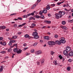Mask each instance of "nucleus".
<instances>
[{
	"label": "nucleus",
	"instance_id": "1",
	"mask_svg": "<svg viewBox=\"0 0 73 73\" xmlns=\"http://www.w3.org/2000/svg\"><path fill=\"white\" fill-rule=\"evenodd\" d=\"M56 44L58 45H61V44H64L66 42V40H65V39L64 37H62L60 38V40H56L55 41Z\"/></svg>",
	"mask_w": 73,
	"mask_h": 73
},
{
	"label": "nucleus",
	"instance_id": "2",
	"mask_svg": "<svg viewBox=\"0 0 73 73\" xmlns=\"http://www.w3.org/2000/svg\"><path fill=\"white\" fill-rule=\"evenodd\" d=\"M33 36H34V38H38V34L36 32H34L33 33Z\"/></svg>",
	"mask_w": 73,
	"mask_h": 73
},
{
	"label": "nucleus",
	"instance_id": "3",
	"mask_svg": "<svg viewBox=\"0 0 73 73\" xmlns=\"http://www.w3.org/2000/svg\"><path fill=\"white\" fill-rule=\"evenodd\" d=\"M42 54V51L40 50H38L35 52V54L36 56H38L40 54Z\"/></svg>",
	"mask_w": 73,
	"mask_h": 73
},
{
	"label": "nucleus",
	"instance_id": "4",
	"mask_svg": "<svg viewBox=\"0 0 73 73\" xmlns=\"http://www.w3.org/2000/svg\"><path fill=\"white\" fill-rule=\"evenodd\" d=\"M68 51H66V50H64L63 51V54L65 55V56H66L67 58H69V53H68Z\"/></svg>",
	"mask_w": 73,
	"mask_h": 73
},
{
	"label": "nucleus",
	"instance_id": "5",
	"mask_svg": "<svg viewBox=\"0 0 73 73\" xmlns=\"http://www.w3.org/2000/svg\"><path fill=\"white\" fill-rule=\"evenodd\" d=\"M55 42H54L53 41H49L48 42V44L49 45H54L55 44Z\"/></svg>",
	"mask_w": 73,
	"mask_h": 73
},
{
	"label": "nucleus",
	"instance_id": "6",
	"mask_svg": "<svg viewBox=\"0 0 73 73\" xmlns=\"http://www.w3.org/2000/svg\"><path fill=\"white\" fill-rule=\"evenodd\" d=\"M55 16L56 19H59L60 17H62V16H61V14H55Z\"/></svg>",
	"mask_w": 73,
	"mask_h": 73
},
{
	"label": "nucleus",
	"instance_id": "7",
	"mask_svg": "<svg viewBox=\"0 0 73 73\" xmlns=\"http://www.w3.org/2000/svg\"><path fill=\"white\" fill-rule=\"evenodd\" d=\"M66 50L67 52H69L70 50V47L69 46H67Z\"/></svg>",
	"mask_w": 73,
	"mask_h": 73
},
{
	"label": "nucleus",
	"instance_id": "8",
	"mask_svg": "<svg viewBox=\"0 0 73 73\" xmlns=\"http://www.w3.org/2000/svg\"><path fill=\"white\" fill-rule=\"evenodd\" d=\"M6 28H7V27H6L5 26H2L0 27V29H4Z\"/></svg>",
	"mask_w": 73,
	"mask_h": 73
},
{
	"label": "nucleus",
	"instance_id": "9",
	"mask_svg": "<svg viewBox=\"0 0 73 73\" xmlns=\"http://www.w3.org/2000/svg\"><path fill=\"white\" fill-rule=\"evenodd\" d=\"M22 52V50L21 49H19V50H18L17 51V53L18 54H20L21 53V52Z\"/></svg>",
	"mask_w": 73,
	"mask_h": 73
},
{
	"label": "nucleus",
	"instance_id": "10",
	"mask_svg": "<svg viewBox=\"0 0 73 73\" xmlns=\"http://www.w3.org/2000/svg\"><path fill=\"white\" fill-rule=\"evenodd\" d=\"M19 50V49L17 48H15L13 50V51L15 53H16V52H17V51Z\"/></svg>",
	"mask_w": 73,
	"mask_h": 73
},
{
	"label": "nucleus",
	"instance_id": "11",
	"mask_svg": "<svg viewBox=\"0 0 73 73\" xmlns=\"http://www.w3.org/2000/svg\"><path fill=\"white\" fill-rule=\"evenodd\" d=\"M36 26V24H35L34 23H33L31 25V28H33Z\"/></svg>",
	"mask_w": 73,
	"mask_h": 73
},
{
	"label": "nucleus",
	"instance_id": "12",
	"mask_svg": "<svg viewBox=\"0 0 73 73\" xmlns=\"http://www.w3.org/2000/svg\"><path fill=\"white\" fill-rule=\"evenodd\" d=\"M73 55V52H70L69 54V57L70 56H72Z\"/></svg>",
	"mask_w": 73,
	"mask_h": 73
},
{
	"label": "nucleus",
	"instance_id": "13",
	"mask_svg": "<svg viewBox=\"0 0 73 73\" xmlns=\"http://www.w3.org/2000/svg\"><path fill=\"white\" fill-rule=\"evenodd\" d=\"M44 38L47 40H49V37L48 36H45L44 37Z\"/></svg>",
	"mask_w": 73,
	"mask_h": 73
},
{
	"label": "nucleus",
	"instance_id": "14",
	"mask_svg": "<svg viewBox=\"0 0 73 73\" xmlns=\"http://www.w3.org/2000/svg\"><path fill=\"white\" fill-rule=\"evenodd\" d=\"M62 28L63 29H64V30H66L67 29V27L65 26L62 27Z\"/></svg>",
	"mask_w": 73,
	"mask_h": 73
},
{
	"label": "nucleus",
	"instance_id": "15",
	"mask_svg": "<svg viewBox=\"0 0 73 73\" xmlns=\"http://www.w3.org/2000/svg\"><path fill=\"white\" fill-rule=\"evenodd\" d=\"M1 68H0V72H3V66H1Z\"/></svg>",
	"mask_w": 73,
	"mask_h": 73
},
{
	"label": "nucleus",
	"instance_id": "16",
	"mask_svg": "<svg viewBox=\"0 0 73 73\" xmlns=\"http://www.w3.org/2000/svg\"><path fill=\"white\" fill-rule=\"evenodd\" d=\"M64 14H65V11L62 12L61 14H60L61 16H62L64 15Z\"/></svg>",
	"mask_w": 73,
	"mask_h": 73
},
{
	"label": "nucleus",
	"instance_id": "17",
	"mask_svg": "<svg viewBox=\"0 0 73 73\" xmlns=\"http://www.w3.org/2000/svg\"><path fill=\"white\" fill-rule=\"evenodd\" d=\"M11 43H14V42H16V41L15 40H11L10 41Z\"/></svg>",
	"mask_w": 73,
	"mask_h": 73
},
{
	"label": "nucleus",
	"instance_id": "18",
	"mask_svg": "<svg viewBox=\"0 0 73 73\" xmlns=\"http://www.w3.org/2000/svg\"><path fill=\"white\" fill-rule=\"evenodd\" d=\"M43 12L44 13H47V10L46 9H43Z\"/></svg>",
	"mask_w": 73,
	"mask_h": 73
},
{
	"label": "nucleus",
	"instance_id": "19",
	"mask_svg": "<svg viewBox=\"0 0 73 73\" xmlns=\"http://www.w3.org/2000/svg\"><path fill=\"white\" fill-rule=\"evenodd\" d=\"M50 8V6H49V5H48L46 6V9L47 10H48Z\"/></svg>",
	"mask_w": 73,
	"mask_h": 73
},
{
	"label": "nucleus",
	"instance_id": "20",
	"mask_svg": "<svg viewBox=\"0 0 73 73\" xmlns=\"http://www.w3.org/2000/svg\"><path fill=\"white\" fill-rule=\"evenodd\" d=\"M24 37H25V38H28V37H29V36L28 34H26L25 35Z\"/></svg>",
	"mask_w": 73,
	"mask_h": 73
},
{
	"label": "nucleus",
	"instance_id": "21",
	"mask_svg": "<svg viewBox=\"0 0 73 73\" xmlns=\"http://www.w3.org/2000/svg\"><path fill=\"white\" fill-rule=\"evenodd\" d=\"M44 22L48 23V24H50L51 23V22L49 21H45Z\"/></svg>",
	"mask_w": 73,
	"mask_h": 73
},
{
	"label": "nucleus",
	"instance_id": "22",
	"mask_svg": "<svg viewBox=\"0 0 73 73\" xmlns=\"http://www.w3.org/2000/svg\"><path fill=\"white\" fill-rule=\"evenodd\" d=\"M68 23H73V20H68Z\"/></svg>",
	"mask_w": 73,
	"mask_h": 73
},
{
	"label": "nucleus",
	"instance_id": "23",
	"mask_svg": "<svg viewBox=\"0 0 73 73\" xmlns=\"http://www.w3.org/2000/svg\"><path fill=\"white\" fill-rule=\"evenodd\" d=\"M64 3V1H63L61 2H58V3H57V4L58 5H60V4H62V3Z\"/></svg>",
	"mask_w": 73,
	"mask_h": 73
},
{
	"label": "nucleus",
	"instance_id": "24",
	"mask_svg": "<svg viewBox=\"0 0 73 73\" xmlns=\"http://www.w3.org/2000/svg\"><path fill=\"white\" fill-rule=\"evenodd\" d=\"M11 50H12V49L10 48H9L7 50V52H11Z\"/></svg>",
	"mask_w": 73,
	"mask_h": 73
},
{
	"label": "nucleus",
	"instance_id": "25",
	"mask_svg": "<svg viewBox=\"0 0 73 73\" xmlns=\"http://www.w3.org/2000/svg\"><path fill=\"white\" fill-rule=\"evenodd\" d=\"M13 39H15V38H17V36H12Z\"/></svg>",
	"mask_w": 73,
	"mask_h": 73
},
{
	"label": "nucleus",
	"instance_id": "26",
	"mask_svg": "<svg viewBox=\"0 0 73 73\" xmlns=\"http://www.w3.org/2000/svg\"><path fill=\"white\" fill-rule=\"evenodd\" d=\"M41 61V64H43L44 62V59H42Z\"/></svg>",
	"mask_w": 73,
	"mask_h": 73
},
{
	"label": "nucleus",
	"instance_id": "27",
	"mask_svg": "<svg viewBox=\"0 0 73 73\" xmlns=\"http://www.w3.org/2000/svg\"><path fill=\"white\" fill-rule=\"evenodd\" d=\"M44 13V12H43V11H41L39 12V14L40 15H42V13Z\"/></svg>",
	"mask_w": 73,
	"mask_h": 73
},
{
	"label": "nucleus",
	"instance_id": "28",
	"mask_svg": "<svg viewBox=\"0 0 73 73\" xmlns=\"http://www.w3.org/2000/svg\"><path fill=\"white\" fill-rule=\"evenodd\" d=\"M35 17L37 19H39V18H40V16H39V15H36L35 16Z\"/></svg>",
	"mask_w": 73,
	"mask_h": 73
},
{
	"label": "nucleus",
	"instance_id": "29",
	"mask_svg": "<svg viewBox=\"0 0 73 73\" xmlns=\"http://www.w3.org/2000/svg\"><path fill=\"white\" fill-rule=\"evenodd\" d=\"M13 27L14 28H16V27H17V24H16L15 23L14 24Z\"/></svg>",
	"mask_w": 73,
	"mask_h": 73
},
{
	"label": "nucleus",
	"instance_id": "30",
	"mask_svg": "<svg viewBox=\"0 0 73 73\" xmlns=\"http://www.w3.org/2000/svg\"><path fill=\"white\" fill-rule=\"evenodd\" d=\"M66 22H65V21H63L62 23V24L63 25H65V24H66Z\"/></svg>",
	"mask_w": 73,
	"mask_h": 73
},
{
	"label": "nucleus",
	"instance_id": "31",
	"mask_svg": "<svg viewBox=\"0 0 73 73\" xmlns=\"http://www.w3.org/2000/svg\"><path fill=\"white\" fill-rule=\"evenodd\" d=\"M35 12H36V11H33V13H30V14H31V15H32V16H33V15H34V13H35Z\"/></svg>",
	"mask_w": 73,
	"mask_h": 73
},
{
	"label": "nucleus",
	"instance_id": "32",
	"mask_svg": "<svg viewBox=\"0 0 73 73\" xmlns=\"http://www.w3.org/2000/svg\"><path fill=\"white\" fill-rule=\"evenodd\" d=\"M37 43H38L37 42L33 44V46H36L37 45Z\"/></svg>",
	"mask_w": 73,
	"mask_h": 73
},
{
	"label": "nucleus",
	"instance_id": "33",
	"mask_svg": "<svg viewBox=\"0 0 73 73\" xmlns=\"http://www.w3.org/2000/svg\"><path fill=\"white\" fill-rule=\"evenodd\" d=\"M59 57L60 58V59H61L62 58V56L61 55H59Z\"/></svg>",
	"mask_w": 73,
	"mask_h": 73
},
{
	"label": "nucleus",
	"instance_id": "34",
	"mask_svg": "<svg viewBox=\"0 0 73 73\" xmlns=\"http://www.w3.org/2000/svg\"><path fill=\"white\" fill-rule=\"evenodd\" d=\"M54 64H55V65H57V62H56V61L55 60H54V62H53Z\"/></svg>",
	"mask_w": 73,
	"mask_h": 73
},
{
	"label": "nucleus",
	"instance_id": "35",
	"mask_svg": "<svg viewBox=\"0 0 73 73\" xmlns=\"http://www.w3.org/2000/svg\"><path fill=\"white\" fill-rule=\"evenodd\" d=\"M41 18H42V19H44V16L43 15H42L40 16Z\"/></svg>",
	"mask_w": 73,
	"mask_h": 73
},
{
	"label": "nucleus",
	"instance_id": "36",
	"mask_svg": "<svg viewBox=\"0 0 73 73\" xmlns=\"http://www.w3.org/2000/svg\"><path fill=\"white\" fill-rule=\"evenodd\" d=\"M34 51L35 50L33 49H32L31 50V52L32 53H33Z\"/></svg>",
	"mask_w": 73,
	"mask_h": 73
},
{
	"label": "nucleus",
	"instance_id": "37",
	"mask_svg": "<svg viewBox=\"0 0 73 73\" xmlns=\"http://www.w3.org/2000/svg\"><path fill=\"white\" fill-rule=\"evenodd\" d=\"M70 67H67V70H68V71L70 70Z\"/></svg>",
	"mask_w": 73,
	"mask_h": 73
},
{
	"label": "nucleus",
	"instance_id": "38",
	"mask_svg": "<svg viewBox=\"0 0 73 73\" xmlns=\"http://www.w3.org/2000/svg\"><path fill=\"white\" fill-rule=\"evenodd\" d=\"M54 53V52H53V51H51L50 54H51V55H53V54Z\"/></svg>",
	"mask_w": 73,
	"mask_h": 73
},
{
	"label": "nucleus",
	"instance_id": "39",
	"mask_svg": "<svg viewBox=\"0 0 73 73\" xmlns=\"http://www.w3.org/2000/svg\"><path fill=\"white\" fill-rule=\"evenodd\" d=\"M3 45L4 46L6 45V43L5 42H3Z\"/></svg>",
	"mask_w": 73,
	"mask_h": 73
},
{
	"label": "nucleus",
	"instance_id": "40",
	"mask_svg": "<svg viewBox=\"0 0 73 73\" xmlns=\"http://www.w3.org/2000/svg\"><path fill=\"white\" fill-rule=\"evenodd\" d=\"M33 19V17H31L29 18V20H32V19Z\"/></svg>",
	"mask_w": 73,
	"mask_h": 73
},
{
	"label": "nucleus",
	"instance_id": "41",
	"mask_svg": "<svg viewBox=\"0 0 73 73\" xmlns=\"http://www.w3.org/2000/svg\"><path fill=\"white\" fill-rule=\"evenodd\" d=\"M9 45L10 46L12 45V43L10 41V42L9 43Z\"/></svg>",
	"mask_w": 73,
	"mask_h": 73
},
{
	"label": "nucleus",
	"instance_id": "42",
	"mask_svg": "<svg viewBox=\"0 0 73 73\" xmlns=\"http://www.w3.org/2000/svg\"><path fill=\"white\" fill-rule=\"evenodd\" d=\"M18 27H19L20 28H21L23 27V25H20L18 26Z\"/></svg>",
	"mask_w": 73,
	"mask_h": 73
},
{
	"label": "nucleus",
	"instance_id": "43",
	"mask_svg": "<svg viewBox=\"0 0 73 73\" xmlns=\"http://www.w3.org/2000/svg\"><path fill=\"white\" fill-rule=\"evenodd\" d=\"M66 7H70V6H69V5L68 4V3H67L66 5Z\"/></svg>",
	"mask_w": 73,
	"mask_h": 73
},
{
	"label": "nucleus",
	"instance_id": "44",
	"mask_svg": "<svg viewBox=\"0 0 73 73\" xmlns=\"http://www.w3.org/2000/svg\"><path fill=\"white\" fill-rule=\"evenodd\" d=\"M22 32H19L17 33V35H21V34L22 33Z\"/></svg>",
	"mask_w": 73,
	"mask_h": 73
},
{
	"label": "nucleus",
	"instance_id": "45",
	"mask_svg": "<svg viewBox=\"0 0 73 73\" xmlns=\"http://www.w3.org/2000/svg\"><path fill=\"white\" fill-rule=\"evenodd\" d=\"M1 53H5V51H1Z\"/></svg>",
	"mask_w": 73,
	"mask_h": 73
},
{
	"label": "nucleus",
	"instance_id": "46",
	"mask_svg": "<svg viewBox=\"0 0 73 73\" xmlns=\"http://www.w3.org/2000/svg\"><path fill=\"white\" fill-rule=\"evenodd\" d=\"M55 6V4H54L51 5V6H52V7H54Z\"/></svg>",
	"mask_w": 73,
	"mask_h": 73
},
{
	"label": "nucleus",
	"instance_id": "47",
	"mask_svg": "<svg viewBox=\"0 0 73 73\" xmlns=\"http://www.w3.org/2000/svg\"><path fill=\"white\" fill-rule=\"evenodd\" d=\"M16 15V13H14L10 15V16H13V15Z\"/></svg>",
	"mask_w": 73,
	"mask_h": 73
},
{
	"label": "nucleus",
	"instance_id": "48",
	"mask_svg": "<svg viewBox=\"0 0 73 73\" xmlns=\"http://www.w3.org/2000/svg\"><path fill=\"white\" fill-rule=\"evenodd\" d=\"M26 55H27V56H28L29 55L31 54V53H28L27 52H26Z\"/></svg>",
	"mask_w": 73,
	"mask_h": 73
},
{
	"label": "nucleus",
	"instance_id": "49",
	"mask_svg": "<svg viewBox=\"0 0 73 73\" xmlns=\"http://www.w3.org/2000/svg\"><path fill=\"white\" fill-rule=\"evenodd\" d=\"M17 19H18V20H22V18L21 17H18L17 18Z\"/></svg>",
	"mask_w": 73,
	"mask_h": 73
},
{
	"label": "nucleus",
	"instance_id": "50",
	"mask_svg": "<svg viewBox=\"0 0 73 73\" xmlns=\"http://www.w3.org/2000/svg\"><path fill=\"white\" fill-rule=\"evenodd\" d=\"M54 37L55 38H57L58 37V35H55Z\"/></svg>",
	"mask_w": 73,
	"mask_h": 73
},
{
	"label": "nucleus",
	"instance_id": "51",
	"mask_svg": "<svg viewBox=\"0 0 73 73\" xmlns=\"http://www.w3.org/2000/svg\"><path fill=\"white\" fill-rule=\"evenodd\" d=\"M26 24V23H23L22 25V26H24Z\"/></svg>",
	"mask_w": 73,
	"mask_h": 73
},
{
	"label": "nucleus",
	"instance_id": "52",
	"mask_svg": "<svg viewBox=\"0 0 73 73\" xmlns=\"http://www.w3.org/2000/svg\"><path fill=\"white\" fill-rule=\"evenodd\" d=\"M28 47L25 48H24V50H25L26 49H28Z\"/></svg>",
	"mask_w": 73,
	"mask_h": 73
},
{
	"label": "nucleus",
	"instance_id": "53",
	"mask_svg": "<svg viewBox=\"0 0 73 73\" xmlns=\"http://www.w3.org/2000/svg\"><path fill=\"white\" fill-rule=\"evenodd\" d=\"M3 38L2 37H0V41H1V40H3Z\"/></svg>",
	"mask_w": 73,
	"mask_h": 73
},
{
	"label": "nucleus",
	"instance_id": "54",
	"mask_svg": "<svg viewBox=\"0 0 73 73\" xmlns=\"http://www.w3.org/2000/svg\"><path fill=\"white\" fill-rule=\"evenodd\" d=\"M69 62H71L72 61V60L71 59H70L68 60Z\"/></svg>",
	"mask_w": 73,
	"mask_h": 73
},
{
	"label": "nucleus",
	"instance_id": "55",
	"mask_svg": "<svg viewBox=\"0 0 73 73\" xmlns=\"http://www.w3.org/2000/svg\"><path fill=\"white\" fill-rule=\"evenodd\" d=\"M14 47V46H13H13H10V48H13Z\"/></svg>",
	"mask_w": 73,
	"mask_h": 73
},
{
	"label": "nucleus",
	"instance_id": "56",
	"mask_svg": "<svg viewBox=\"0 0 73 73\" xmlns=\"http://www.w3.org/2000/svg\"><path fill=\"white\" fill-rule=\"evenodd\" d=\"M64 10L66 11H69V10L67 9H64Z\"/></svg>",
	"mask_w": 73,
	"mask_h": 73
},
{
	"label": "nucleus",
	"instance_id": "57",
	"mask_svg": "<svg viewBox=\"0 0 73 73\" xmlns=\"http://www.w3.org/2000/svg\"><path fill=\"white\" fill-rule=\"evenodd\" d=\"M45 27H46V26H44L42 27V29H44V28H45Z\"/></svg>",
	"mask_w": 73,
	"mask_h": 73
},
{
	"label": "nucleus",
	"instance_id": "58",
	"mask_svg": "<svg viewBox=\"0 0 73 73\" xmlns=\"http://www.w3.org/2000/svg\"><path fill=\"white\" fill-rule=\"evenodd\" d=\"M27 15L28 16V17L29 16L31 15V13L28 14H27Z\"/></svg>",
	"mask_w": 73,
	"mask_h": 73
},
{
	"label": "nucleus",
	"instance_id": "59",
	"mask_svg": "<svg viewBox=\"0 0 73 73\" xmlns=\"http://www.w3.org/2000/svg\"><path fill=\"white\" fill-rule=\"evenodd\" d=\"M26 45H27V44L25 43V44H23V46H26Z\"/></svg>",
	"mask_w": 73,
	"mask_h": 73
},
{
	"label": "nucleus",
	"instance_id": "60",
	"mask_svg": "<svg viewBox=\"0 0 73 73\" xmlns=\"http://www.w3.org/2000/svg\"><path fill=\"white\" fill-rule=\"evenodd\" d=\"M33 6L35 8V7H36V5H34Z\"/></svg>",
	"mask_w": 73,
	"mask_h": 73
},
{
	"label": "nucleus",
	"instance_id": "61",
	"mask_svg": "<svg viewBox=\"0 0 73 73\" xmlns=\"http://www.w3.org/2000/svg\"><path fill=\"white\" fill-rule=\"evenodd\" d=\"M17 45V44H16L13 45V46H16Z\"/></svg>",
	"mask_w": 73,
	"mask_h": 73
},
{
	"label": "nucleus",
	"instance_id": "62",
	"mask_svg": "<svg viewBox=\"0 0 73 73\" xmlns=\"http://www.w3.org/2000/svg\"><path fill=\"white\" fill-rule=\"evenodd\" d=\"M6 31H7V32L8 31H9V29H6Z\"/></svg>",
	"mask_w": 73,
	"mask_h": 73
},
{
	"label": "nucleus",
	"instance_id": "63",
	"mask_svg": "<svg viewBox=\"0 0 73 73\" xmlns=\"http://www.w3.org/2000/svg\"><path fill=\"white\" fill-rule=\"evenodd\" d=\"M40 42H41V43L43 42V41L42 40H40Z\"/></svg>",
	"mask_w": 73,
	"mask_h": 73
},
{
	"label": "nucleus",
	"instance_id": "64",
	"mask_svg": "<svg viewBox=\"0 0 73 73\" xmlns=\"http://www.w3.org/2000/svg\"><path fill=\"white\" fill-rule=\"evenodd\" d=\"M36 64L38 65H39V62H36Z\"/></svg>",
	"mask_w": 73,
	"mask_h": 73
}]
</instances>
